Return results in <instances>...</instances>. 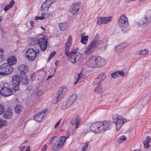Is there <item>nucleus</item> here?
<instances>
[{"label": "nucleus", "mask_w": 151, "mask_h": 151, "mask_svg": "<svg viewBox=\"0 0 151 151\" xmlns=\"http://www.w3.org/2000/svg\"><path fill=\"white\" fill-rule=\"evenodd\" d=\"M40 53L39 49L35 50L32 47L28 48L25 53V56L29 61L34 60Z\"/></svg>", "instance_id": "obj_4"}, {"label": "nucleus", "mask_w": 151, "mask_h": 151, "mask_svg": "<svg viewBox=\"0 0 151 151\" xmlns=\"http://www.w3.org/2000/svg\"><path fill=\"white\" fill-rule=\"evenodd\" d=\"M128 22V19L125 15H121L119 18L118 22L119 25L120 26H123V25L125 24V23Z\"/></svg>", "instance_id": "obj_22"}, {"label": "nucleus", "mask_w": 151, "mask_h": 151, "mask_svg": "<svg viewBox=\"0 0 151 151\" xmlns=\"http://www.w3.org/2000/svg\"><path fill=\"white\" fill-rule=\"evenodd\" d=\"M86 35V33L85 32H84L83 33H82L81 36H85L84 35Z\"/></svg>", "instance_id": "obj_56"}, {"label": "nucleus", "mask_w": 151, "mask_h": 151, "mask_svg": "<svg viewBox=\"0 0 151 151\" xmlns=\"http://www.w3.org/2000/svg\"><path fill=\"white\" fill-rule=\"evenodd\" d=\"M30 147L29 146H27L26 148L25 151H30Z\"/></svg>", "instance_id": "obj_53"}, {"label": "nucleus", "mask_w": 151, "mask_h": 151, "mask_svg": "<svg viewBox=\"0 0 151 151\" xmlns=\"http://www.w3.org/2000/svg\"><path fill=\"white\" fill-rule=\"evenodd\" d=\"M15 3V1L13 0H12L10 2L9 4L8 5L11 8H12L14 5Z\"/></svg>", "instance_id": "obj_45"}, {"label": "nucleus", "mask_w": 151, "mask_h": 151, "mask_svg": "<svg viewBox=\"0 0 151 151\" xmlns=\"http://www.w3.org/2000/svg\"><path fill=\"white\" fill-rule=\"evenodd\" d=\"M59 138L58 137L55 136L53 137L50 138L48 143L50 145H51L54 143H55L59 140Z\"/></svg>", "instance_id": "obj_29"}, {"label": "nucleus", "mask_w": 151, "mask_h": 151, "mask_svg": "<svg viewBox=\"0 0 151 151\" xmlns=\"http://www.w3.org/2000/svg\"><path fill=\"white\" fill-rule=\"evenodd\" d=\"M42 91H38L37 93V96H39L41 95L42 94Z\"/></svg>", "instance_id": "obj_51"}, {"label": "nucleus", "mask_w": 151, "mask_h": 151, "mask_svg": "<svg viewBox=\"0 0 151 151\" xmlns=\"http://www.w3.org/2000/svg\"><path fill=\"white\" fill-rule=\"evenodd\" d=\"M47 110L45 109L40 112H38L36 114L34 117V120L38 122H41L43 119V118L44 116V113Z\"/></svg>", "instance_id": "obj_15"}, {"label": "nucleus", "mask_w": 151, "mask_h": 151, "mask_svg": "<svg viewBox=\"0 0 151 151\" xmlns=\"http://www.w3.org/2000/svg\"><path fill=\"white\" fill-rule=\"evenodd\" d=\"M121 26L122 27V30L125 33L127 32L130 30V27L128 24H125Z\"/></svg>", "instance_id": "obj_31"}, {"label": "nucleus", "mask_w": 151, "mask_h": 151, "mask_svg": "<svg viewBox=\"0 0 151 151\" xmlns=\"http://www.w3.org/2000/svg\"><path fill=\"white\" fill-rule=\"evenodd\" d=\"M103 17H99L98 18L97 24L99 25L104 24Z\"/></svg>", "instance_id": "obj_36"}, {"label": "nucleus", "mask_w": 151, "mask_h": 151, "mask_svg": "<svg viewBox=\"0 0 151 151\" xmlns=\"http://www.w3.org/2000/svg\"><path fill=\"white\" fill-rule=\"evenodd\" d=\"M72 39L71 36H69L67 42L65 44V55L69 58V60L72 63H75L78 60L81 56V54L77 51L75 49H73L69 53L68 50L72 44Z\"/></svg>", "instance_id": "obj_1"}, {"label": "nucleus", "mask_w": 151, "mask_h": 151, "mask_svg": "<svg viewBox=\"0 0 151 151\" xmlns=\"http://www.w3.org/2000/svg\"><path fill=\"white\" fill-rule=\"evenodd\" d=\"M18 70L20 72V75L25 74L28 70L27 67L24 64L20 65L18 67Z\"/></svg>", "instance_id": "obj_19"}, {"label": "nucleus", "mask_w": 151, "mask_h": 151, "mask_svg": "<svg viewBox=\"0 0 151 151\" xmlns=\"http://www.w3.org/2000/svg\"><path fill=\"white\" fill-rule=\"evenodd\" d=\"M52 3L51 0H47L42 4L41 10L44 11H47Z\"/></svg>", "instance_id": "obj_17"}, {"label": "nucleus", "mask_w": 151, "mask_h": 151, "mask_svg": "<svg viewBox=\"0 0 151 151\" xmlns=\"http://www.w3.org/2000/svg\"><path fill=\"white\" fill-rule=\"evenodd\" d=\"M124 47H125V44L122 43L116 46L115 47V51L116 53L119 54L122 52Z\"/></svg>", "instance_id": "obj_20"}, {"label": "nucleus", "mask_w": 151, "mask_h": 151, "mask_svg": "<svg viewBox=\"0 0 151 151\" xmlns=\"http://www.w3.org/2000/svg\"><path fill=\"white\" fill-rule=\"evenodd\" d=\"M6 124V122L5 120L0 119V128L1 127H3Z\"/></svg>", "instance_id": "obj_40"}, {"label": "nucleus", "mask_w": 151, "mask_h": 151, "mask_svg": "<svg viewBox=\"0 0 151 151\" xmlns=\"http://www.w3.org/2000/svg\"><path fill=\"white\" fill-rule=\"evenodd\" d=\"M1 95L4 96H9L12 95V92L11 90L7 87H3L0 91Z\"/></svg>", "instance_id": "obj_13"}, {"label": "nucleus", "mask_w": 151, "mask_h": 151, "mask_svg": "<svg viewBox=\"0 0 151 151\" xmlns=\"http://www.w3.org/2000/svg\"><path fill=\"white\" fill-rule=\"evenodd\" d=\"M61 121V119H60L58 122L55 124V128H56L60 124V121Z\"/></svg>", "instance_id": "obj_50"}, {"label": "nucleus", "mask_w": 151, "mask_h": 151, "mask_svg": "<svg viewBox=\"0 0 151 151\" xmlns=\"http://www.w3.org/2000/svg\"><path fill=\"white\" fill-rule=\"evenodd\" d=\"M58 26L60 30L64 31L68 28L69 25L66 22H61L59 23Z\"/></svg>", "instance_id": "obj_25"}, {"label": "nucleus", "mask_w": 151, "mask_h": 151, "mask_svg": "<svg viewBox=\"0 0 151 151\" xmlns=\"http://www.w3.org/2000/svg\"><path fill=\"white\" fill-rule=\"evenodd\" d=\"M4 111V106L1 104H0V115H1Z\"/></svg>", "instance_id": "obj_42"}, {"label": "nucleus", "mask_w": 151, "mask_h": 151, "mask_svg": "<svg viewBox=\"0 0 151 151\" xmlns=\"http://www.w3.org/2000/svg\"><path fill=\"white\" fill-rule=\"evenodd\" d=\"M55 65H56V64H57L56 61L55 62Z\"/></svg>", "instance_id": "obj_58"}, {"label": "nucleus", "mask_w": 151, "mask_h": 151, "mask_svg": "<svg viewBox=\"0 0 151 151\" xmlns=\"http://www.w3.org/2000/svg\"><path fill=\"white\" fill-rule=\"evenodd\" d=\"M88 145L89 144H88V142H87L86 143V145H83L82 148V150L83 151H85L87 148Z\"/></svg>", "instance_id": "obj_43"}, {"label": "nucleus", "mask_w": 151, "mask_h": 151, "mask_svg": "<svg viewBox=\"0 0 151 151\" xmlns=\"http://www.w3.org/2000/svg\"><path fill=\"white\" fill-rule=\"evenodd\" d=\"M47 42V38L45 36H43L42 37L38 39V44L41 50L42 51H44L46 49Z\"/></svg>", "instance_id": "obj_11"}, {"label": "nucleus", "mask_w": 151, "mask_h": 151, "mask_svg": "<svg viewBox=\"0 0 151 151\" xmlns=\"http://www.w3.org/2000/svg\"><path fill=\"white\" fill-rule=\"evenodd\" d=\"M147 102H148V101L147 100H146V101L143 100L142 101H141V103L142 105L143 106H145V105H146L147 104Z\"/></svg>", "instance_id": "obj_46"}, {"label": "nucleus", "mask_w": 151, "mask_h": 151, "mask_svg": "<svg viewBox=\"0 0 151 151\" xmlns=\"http://www.w3.org/2000/svg\"><path fill=\"white\" fill-rule=\"evenodd\" d=\"M88 36L87 35L85 36H81V42L85 45H86L88 41Z\"/></svg>", "instance_id": "obj_32"}, {"label": "nucleus", "mask_w": 151, "mask_h": 151, "mask_svg": "<svg viewBox=\"0 0 151 151\" xmlns=\"http://www.w3.org/2000/svg\"><path fill=\"white\" fill-rule=\"evenodd\" d=\"M25 148V147L24 146L22 147L20 151H22Z\"/></svg>", "instance_id": "obj_55"}, {"label": "nucleus", "mask_w": 151, "mask_h": 151, "mask_svg": "<svg viewBox=\"0 0 151 151\" xmlns=\"http://www.w3.org/2000/svg\"><path fill=\"white\" fill-rule=\"evenodd\" d=\"M4 50L3 49L0 50V58H2L4 56Z\"/></svg>", "instance_id": "obj_48"}, {"label": "nucleus", "mask_w": 151, "mask_h": 151, "mask_svg": "<svg viewBox=\"0 0 151 151\" xmlns=\"http://www.w3.org/2000/svg\"><path fill=\"white\" fill-rule=\"evenodd\" d=\"M56 54V52L55 51H53L49 55L47 61H49L51 59L53 58Z\"/></svg>", "instance_id": "obj_39"}, {"label": "nucleus", "mask_w": 151, "mask_h": 151, "mask_svg": "<svg viewBox=\"0 0 151 151\" xmlns=\"http://www.w3.org/2000/svg\"><path fill=\"white\" fill-rule=\"evenodd\" d=\"M148 52L149 51L148 49H145L144 50H141L139 52H137V54L139 55H146L148 54Z\"/></svg>", "instance_id": "obj_34"}, {"label": "nucleus", "mask_w": 151, "mask_h": 151, "mask_svg": "<svg viewBox=\"0 0 151 151\" xmlns=\"http://www.w3.org/2000/svg\"><path fill=\"white\" fill-rule=\"evenodd\" d=\"M45 18L44 17H35V20H37L38 19L42 20Z\"/></svg>", "instance_id": "obj_47"}, {"label": "nucleus", "mask_w": 151, "mask_h": 151, "mask_svg": "<svg viewBox=\"0 0 151 151\" xmlns=\"http://www.w3.org/2000/svg\"><path fill=\"white\" fill-rule=\"evenodd\" d=\"M13 69L7 63L2 64L0 66V75L5 76L11 73Z\"/></svg>", "instance_id": "obj_9"}, {"label": "nucleus", "mask_w": 151, "mask_h": 151, "mask_svg": "<svg viewBox=\"0 0 151 151\" xmlns=\"http://www.w3.org/2000/svg\"><path fill=\"white\" fill-rule=\"evenodd\" d=\"M77 95L76 94H73L69 99L67 101L65 105H63L62 106V109H65L68 107H70L75 101L76 100L77 98Z\"/></svg>", "instance_id": "obj_12"}, {"label": "nucleus", "mask_w": 151, "mask_h": 151, "mask_svg": "<svg viewBox=\"0 0 151 151\" xmlns=\"http://www.w3.org/2000/svg\"><path fill=\"white\" fill-rule=\"evenodd\" d=\"M104 19V24H106L109 22L112 19V17L110 16L108 17H103Z\"/></svg>", "instance_id": "obj_35"}, {"label": "nucleus", "mask_w": 151, "mask_h": 151, "mask_svg": "<svg viewBox=\"0 0 151 151\" xmlns=\"http://www.w3.org/2000/svg\"><path fill=\"white\" fill-rule=\"evenodd\" d=\"M47 147V145L46 144H45L44 145L43 147L42 148V150L41 151H46Z\"/></svg>", "instance_id": "obj_49"}, {"label": "nucleus", "mask_w": 151, "mask_h": 151, "mask_svg": "<svg viewBox=\"0 0 151 151\" xmlns=\"http://www.w3.org/2000/svg\"><path fill=\"white\" fill-rule=\"evenodd\" d=\"M15 112L16 113H19L21 112V106L18 105L15 108Z\"/></svg>", "instance_id": "obj_38"}, {"label": "nucleus", "mask_w": 151, "mask_h": 151, "mask_svg": "<svg viewBox=\"0 0 151 151\" xmlns=\"http://www.w3.org/2000/svg\"><path fill=\"white\" fill-rule=\"evenodd\" d=\"M127 138V137H125L123 135H122L118 139V141L119 143L121 142H120L119 141L120 140H122L123 141L125 140Z\"/></svg>", "instance_id": "obj_41"}, {"label": "nucleus", "mask_w": 151, "mask_h": 151, "mask_svg": "<svg viewBox=\"0 0 151 151\" xmlns=\"http://www.w3.org/2000/svg\"><path fill=\"white\" fill-rule=\"evenodd\" d=\"M11 7L8 5H6L4 7V10L5 12H6Z\"/></svg>", "instance_id": "obj_44"}, {"label": "nucleus", "mask_w": 151, "mask_h": 151, "mask_svg": "<svg viewBox=\"0 0 151 151\" xmlns=\"http://www.w3.org/2000/svg\"><path fill=\"white\" fill-rule=\"evenodd\" d=\"M148 129H149V130H150V129H149V128H148Z\"/></svg>", "instance_id": "obj_59"}, {"label": "nucleus", "mask_w": 151, "mask_h": 151, "mask_svg": "<svg viewBox=\"0 0 151 151\" xmlns=\"http://www.w3.org/2000/svg\"><path fill=\"white\" fill-rule=\"evenodd\" d=\"M38 43V39L37 38H32L30 41V44L32 45H34Z\"/></svg>", "instance_id": "obj_37"}, {"label": "nucleus", "mask_w": 151, "mask_h": 151, "mask_svg": "<svg viewBox=\"0 0 151 151\" xmlns=\"http://www.w3.org/2000/svg\"><path fill=\"white\" fill-rule=\"evenodd\" d=\"M106 78V75L105 74L103 73L100 75L97 78H96L95 79L94 81V83L95 84H97V82L98 83H100L101 82L104 80Z\"/></svg>", "instance_id": "obj_26"}, {"label": "nucleus", "mask_w": 151, "mask_h": 151, "mask_svg": "<svg viewBox=\"0 0 151 151\" xmlns=\"http://www.w3.org/2000/svg\"><path fill=\"white\" fill-rule=\"evenodd\" d=\"M12 83L13 86V89L15 91L19 90V85L21 83L20 77L17 75H15L12 77Z\"/></svg>", "instance_id": "obj_10"}, {"label": "nucleus", "mask_w": 151, "mask_h": 151, "mask_svg": "<svg viewBox=\"0 0 151 151\" xmlns=\"http://www.w3.org/2000/svg\"><path fill=\"white\" fill-rule=\"evenodd\" d=\"M106 61L100 56H92L86 63L88 67L92 68L100 67L104 66Z\"/></svg>", "instance_id": "obj_3"}, {"label": "nucleus", "mask_w": 151, "mask_h": 151, "mask_svg": "<svg viewBox=\"0 0 151 151\" xmlns=\"http://www.w3.org/2000/svg\"><path fill=\"white\" fill-rule=\"evenodd\" d=\"M22 77V82L23 84L27 85L28 83V78L26 74L20 75Z\"/></svg>", "instance_id": "obj_28"}, {"label": "nucleus", "mask_w": 151, "mask_h": 151, "mask_svg": "<svg viewBox=\"0 0 151 151\" xmlns=\"http://www.w3.org/2000/svg\"><path fill=\"white\" fill-rule=\"evenodd\" d=\"M151 22V10H147L144 17L139 21L137 25L140 27H144Z\"/></svg>", "instance_id": "obj_6"}, {"label": "nucleus", "mask_w": 151, "mask_h": 151, "mask_svg": "<svg viewBox=\"0 0 151 151\" xmlns=\"http://www.w3.org/2000/svg\"><path fill=\"white\" fill-rule=\"evenodd\" d=\"M69 137L68 136H61L59 138V140L55 142L52 146L53 150L58 151L62 148L64 145L66 139Z\"/></svg>", "instance_id": "obj_8"}, {"label": "nucleus", "mask_w": 151, "mask_h": 151, "mask_svg": "<svg viewBox=\"0 0 151 151\" xmlns=\"http://www.w3.org/2000/svg\"><path fill=\"white\" fill-rule=\"evenodd\" d=\"M98 36L93 40L90 44L88 46L85 50V54L87 55H90L94 51L97 47L96 44H98Z\"/></svg>", "instance_id": "obj_7"}, {"label": "nucleus", "mask_w": 151, "mask_h": 151, "mask_svg": "<svg viewBox=\"0 0 151 151\" xmlns=\"http://www.w3.org/2000/svg\"><path fill=\"white\" fill-rule=\"evenodd\" d=\"M84 75L81 72L78 75V77L76 81L75 82L74 84L83 81L84 79Z\"/></svg>", "instance_id": "obj_27"}, {"label": "nucleus", "mask_w": 151, "mask_h": 151, "mask_svg": "<svg viewBox=\"0 0 151 151\" xmlns=\"http://www.w3.org/2000/svg\"><path fill=\"white\" fill-rule=\"evenodd\" d=\"M41 29H43V30H45V29L44 28H43V27H41Z\"/></svg>", "instance_id": "obj_57"}, {"label": "nucleus", "mask_w": 151, "mask_h": 151, "mask_svg": "<svg viewBox=\"0 0 151 151\" xmlns=\"http://www.w3.org/2000/svg\"><path fill=\"white\" fill-rule=\"evenodd\" d=\"M149 130H148V131H147V132H149Z\"/></svg>", "instance_id": "obj_60"}, {"label": "nucleus", "mask_w": 151, "mask_h": 151, "mask_svg": "<svg viewBox=\"0 0 151 151\" xmlns=\"http://www.w3.org/2000/svg\"><path fill=\"white\" fill-rule=\"evenodd\" d=\"M30 24L31 25V26L33 27L35 25V22L33 21H31L30 22Z\"/></svg>", "instance_id": "obj_52"}, {"label": "nucleus", "mask_w": 151, "mask_h": 151, "mask_svg": "<svg viewBox=\"0 0 151 151\" xmlns=\"http://www.w3.org/2000/svg\"><path fill=\"white\" fill-rule=\"evenodd\" d=\"M70 12L73 14H76L78 12L80 6L78 3L74 4L71 6Z\"/></svg>", "instance_id": "obj_18"}, {"label": "nucleus", "mask_w": 151, "mask_h": 151, "mask_svg": "<svg viewBox=\"0 0 151 151\" xmlns=\"http://www.w3.org/2000/svg\"><path fill=\"white\" fill-rule=\"evenodd\" d=\"M92 132H105L111 129V123L109 122L103 121L92 124L90 127Z\"/></svg>", "instance_id": "obj_2"}, {"label": "nucleus", "mask_w": 151, "mask_h": 151, "mask_svg": "<svg viewBox=\"0 0 151 151\" xmlns=\"http://www.w3.org/2000/svg\"><path fill=\"white\" fill-rule=\"evenodd\" d=\"M13 115L12 111L11 109H7L3 114L4 118L6 119L11 118Z\"/></svg>", "instance_id": "obj_23"}, {"label": "nucleus", "mask_w": 151, "mask_h": 151, "mask_svg": "<svg viewBox=\"0 0 151 151\" xmlns=\"http://www.w3.org/2000/svg\"><path fill=\"white\" fill-rule=\"evenodd\" d=\"M97 84H98V86L95 88V91L96 92L101 94L102 92V87L100 83H98Z\"/></svg>", "instance_id": "obj_33"}, {"label": "nucleus", "mask_w": 151, "mask_h": 151, "mask_svg": "<svg viewBox=\"0 0 151 151\" xmlns=\"http://www.w3.org/2000/svg\"><path fill=\"white\" fill-rule=\"evenodd\" d=\"M151 137L147 136L144 142V147L145 148H148L150 146L149 143L150 141Z\"/></svg>", "instance_id": "obj_30"}, {"label": "nucleus", "mask_w": 151, "mask_h": 151, "mask_svg": "<svg viewBox=\"0 0 151 151\" xmlns=\"http://www.w3.org/2000/svg\"><path fill=\"white\" fill-rule=\"evenodd\" d=\"M53 76H48L47 79L48 80L50 78H51Z\"/></svg>", "instance_id": "obj_54"}, {"label": "nucleus", "mask_w": 151, "mask_h": 151, "mask_svg": "<svg viewBox=\"0 0 151 151\" xmlns=\"http://www.w3.org/2000/svg\"><path fill=\"white\" fill-rule=\"evenodd\" d=\"M59 91L60 93H59L58 96L55 99L56 100V101L55 102V103H57L58 101V99L59 98H63L65 94L68 92V88L66 86H62L60 87L59 88Z\"/></svg>", "instance_id": "obj_14"}, {"label": "nucleus", "mask_w": 151, "mask_h": 151, "mask_svg": "<svg viewBox=\"0 0 151 151\" xmlns=\"http://www.w3.org/2000/svg\"><path fill=\"white\" fill-rule=\"evenodd\" d=\"M81 118L80 116L78 115L76 116L74 119H72L70 121V124L73 126H76V128L77 129L79 127V124L81 121Z\"/></svg>", "instance_id": "obj_16"}, {"label": "nucleus", "mask_w": 151, "mask_h": 151, "mask_svg": "<svg viewBox=\"0 0 151 151\" xmlns=\"http://www.w3.org/2000/svg\"><path fill=\"white\" fill-rule=\"evenodd\" d=\"M113 122L115 124L116 131L118 132L119 131L122 125L127 122V120L121 116L116 114L113 116Z\"/></svg>", "instance_id": "obj_5"}, {"label": "nucleus", "mask_w": 151, "mask_h": 151, "mask_svg": "<svg viewBox=\"0 0 151 151\" xmlns=\"http://www.w3.org/2000/svg\"><path fill=\"white\" fill-rule=\"evenodd\" d=\"M124 73L123 71H117L111 73V76L114 78H115L119 76H124Z\"/></svg>", "instance_id": "obj_24"}, {"label": "nucleus", "mask_w": 151, "mask_h": 151, "mask_svg": "<svg viewBox=\"0 0 151 151\" xmlns=\"http://www.w3.org/2000/svg\"><path fill=\"white\" fill-rule=\"evenodd\" d=\"M8 64L11 66L15 64L17 62L16 58L14 56H10L7 60Z\"/></svg>", "instance_id": "obj_21"}]
</instances>
